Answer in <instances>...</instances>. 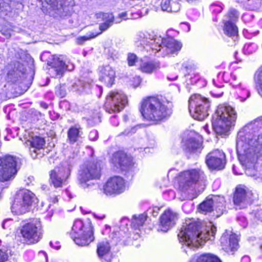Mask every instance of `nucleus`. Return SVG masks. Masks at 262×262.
Listing matches in <instances>:
<instances>
[{"instance_id":"nucleus-1","label":"nucleus","mask_w":262,"mask_h":262,"mask_svg":"<svg viewBox=\"0 0 262 262\" xmlns=\"http://www.w3.org/2000/svg\"><path fill=\"white\" fill-rule=\"evenodd\" d=\"M252 123L240 130L237 137L236 151L239 161L246 167L245 173L249 177H255L257 171L254 164L256 161V154L262 148V135L250 138V134H246L247 129Z\"/></svg>"},{"instance_id":"nucleus-2","label":"nucleus","mask_w":262,"mask_h":262,"mask_svg":"<svg viewBox=\"0 0 262 262\" xmlns=\"http://www.w3.org/2000/svg\"><path fill=\"white\" fill-rule=\"evenodd\" d=\"M216 231V228L211 224L205 230H200L198 223L187 221L178 235L180 243L189 248L198 247L208 240L213 241Z\"/></svg>"},{"instance_id":"nucleus-3","label":"nucleus","mask_w":262,"mask_h":262,"mask_svg":"<svg viewBox=\"0 0 262 262\" xmlns=\"http://www.w3.org/2000/svg\"><path fill=\"white\" fill-rule=\"evenodd\" d=\"M171 106L170 102L156 97H148L142 101L140 112L145 120L157 123L171 115Z\"/></svg>"},{"instance_id":"nucleus-4","label":"nucleus","mask_w":262,"mask_h":262,"mask_svg":"<svg viewBox=\"0 0 262 262\" xmlns=\"http://www.w3.org/2000/svg\"><path fill=\"white\" fill-rule=\"evenodd\" d=\"M236 118V112L232 107L220 105L213 117L212 127L214 132L219 135L226 134L235 122Z\"/></svg>"},{"instance_id":"nucleus-5","label":"nucleus","mask_w":262,"mask_h":262,"mask_svg":"<svg viewBox=\"0 0 262 262\" xmlns=\"http://www.w3.org/2000/svg\"><path fill=\"white\" fill-rule=\"evenodd\" d=\"M70 235L76 244L86 246L94 240V228L91 222L84 224L77 220L74 223Z\"/></svg>"},{"instance_id":"nucleus-6","label":"nucleus","mask_w":262,"mask_h":262,"mask_svg":"<svg viewBox=\"0 0 262 262\" xmlns=\"http://www.w3.org/2000/svg\"><path fill=\"white\" fill-rule=\"evenodd\" d=\"M101 168L98 163L88 162L83 164L79 171L78 180L81 187L89 188L94 185L92 182L94 180L100 178Z\"/></svg>"},{"instance_id":"nucleus-7","label":"nucleus","mask_w":262,"mask_h":262,"mask_svg":"<svg viewBox=\"0 0 262 262\" xmlns=\"http://www.w3.org/2000/svg\"><path fill=\"white\" fill-rule=\"evenodd\" d=\"M21 3L22 0H0V32L6 38L10 37L14 27L8 22L4 17L11 8H21Z\"/></svg>"},{"instance_id":"nucleus-8","label":"nucleus","mask_w":262,"mask_h":262,"mask_svg":"<svg viewBox=\"0 0 262 262\" xmlns=\"http://www.w3.org/2000/svg\"><path fill=\"white\" fill-rule=\"evenodd\" d=\"M210 103L207 99L199 94L192 95L189 100V110L195 119L202 120L208 116Z\"/></svg>"},{"instance_id":"nucleus-9","label":"nucleus","mask_w":262,"mask_h":262,"mask_svg":"<svg viewBox=\"0 0 262 262\" xmlns=\"http://www.w3.org/2000/svg\"><path fill=\"white\" fill-rule=\"evenodd\" d=\"M19 159L11 155L0 157V181L5 182L15 177Z\"/></svg>"},{"instance_id":"nucleus-10","label":"nucleus","mask_w":262,"mask_h":262,"mask_svg":"<svg viewBox=\"0 0 262 262\" xmlns=\"http://www.w3.org/2000/svg\"><path fill=\"white\" fill-rule=\"evenodd\" d=\"M20 233L28 244L37 243L41 238L42 234L41 225L38 219L25 224L21 227Z\"/></svg>"},{"instance_id":"nucleus-11","label":"nucleus","mask_w":262,"mask_h":262,"mask_svg":"<svg viewBox=\"0 0 262 262\" xmlns=\"http://www.w3.org/2000/svg\"><path fill=\"white\" fill-rule=\"evenodd\" d=\"M203 172L196 169L182 172L178 179L179 189L182 191L190 190L203 178Z\"/></svg>"},{"instance_id":"nucleus-12","label":"nucleus","mask_w":262,"mask_h":262,"mask_svg":"<svg viewBox=\"0 0 262 262\" xmlns=\"http://www.w3.org/2000/svg\"><path fill=\"white\" fill-rule=\"evenodd\" d=\"M42 4V10L54 17L64 16L67 14V7L71 0H40Z\"/></svg>"},{"instance_id":"nucleus-13","label":"nucleus","mask_w":262,"mask_h":262,"mask_svg":"<svg viewBox=\"0 0 262 262\" xmlns=\"http://www.w3.org/2000/svg\"><path fill=\"white\" fill-rule=\"evenodd\" d=\"M126 96L122 92L112 91L106 96L104 106L109 113L120 112L127 103Z\"/></svg>"},{"instance_id":"nucleus-14","label":"nucleus","mask_w":262,"mask_h":262,"mask_svg":"<svg viewBox=\"0 0 262 262\" xmlns=\"http://www.w3.org/2000/svg\"><path fill=\"white\" fill-rule=\"evenodd\" d=\"M124 179L119 176L110 178L103 185V193L107 195L119 194L125 190Z\"/></svg>"},{"instance_id":"nucleus-15","label":"nucleus","mask_w":262,"mask_h":262,"mask_svg":"<svg viewBox=\"0 0 262 262\" xmlns=\"http://www.w3.org/2000/svg\"><path fill=\"white\" fill-rule=\"evenodd\" d=\"M162 43L160 45H157V49H154L157 52H160L162 56H165L169 54H177L181 49L182 45L181 42L171 37L166 38L162 37Z\"/></svg>"},{"instance_id":"nucleus-16","label":"nucleus","mask_w":262,"mask_h":262,"mask_svg":"<svg viewBox=\"0 0 262 262\" xmlns=\"http://www.w3.org/2000/svg\"><path fill=\"white\" fill-rule=\"evenodd\" d=\"M71 165L56 167L50 174V182L55 187H60L70 175Z\"/></svg>"},{"instance_id":"nucleus-17","label":"nucleus","mask_w":262,"mask_h":262,"mask_svg":"<svg viewBox=\"0 0 262 262\" xmlns=\"http://www.w3.org/2000/svg\"><path fill=\"white\" fill-rule=\"evenodd\" d=\"M206 163L211 169L221 170L225 165V155L220 150L216 149L209 152L206 156Z\"/></svg>"},{"instance_id":"nucleus-18","label":"nucleus","mask_w":262,"mask_h":262,"mask_svg":"<svg viewBox=\"0 0 262 262\" xmlns=\"http://www.w3.org/2000/svg\"><path fill=\"white\" fill-rule=\"evenodd\" d=\"M136 39V41L138 45H147L149 44L152 50L157 49V45H160L163 42L161 36L151 35L142 32H139L137 34Z\"/></svg>"},{"instance_id":"nucleus-19","label":"nucleus","mask_w":262,"mask_h":262,"mask_svg":"<svg viewBox=\"0 0 262 262\" xmlns=\"http://www.w3.org/2000/svg\"><path fill=\"white\" fill-rule=\"evenodd\" d=\"M48 65L51 67L49 72L52 77L62 76L66 69L62 55H54L51 60L48 62Z\"/></svg>"},{"instance_id":"nucleus-20","label":"nucleus","mask_w":262,"mask_h":262,"mask_svg":"<svg viewBox=\"0 0 262 262\" xmlns=\"http://www.w3.org/2000/svg\"><path fill=\"white\" fill-rule=\"evenodd\" d=\"M102 19L104 21V23L101 24L99 26V29L101 32L96 34L91 33L89 35L78 37L77 39V43L82 44L84 41L97 36L99 34H101L102 31L106 30L110 27L114 21V17L111 13L102 14Z\"/></svg>"},{"instance_id":"nucleus-21","label":"nucleus","mask_w":262,"mask_h":262,"mask_svg":"<svg viewBox=\"0 0 262 262\" xmlns=\"http://www.w3.org/2000/svg\"><path fill=\"white\" fill-rule=\"evenodd\" d=\"M26 144L29 146V151L32 158L36 159L42 156L41 150L45 145V140L43 138L39 136L33 137L28 140Z\"/></svg>"},{"instance_id":"nucleus-22","label":"nucleus","mask_w":262,"mask_h":262,"mask_svg":"<svg viewBox=\"0 0 262 262\" xmlns=\"http://www.w3.org/2000/svg\"><path fill=\"white\" fill-rule=\"evenodd\" d=\"M177 219V213L170 209L166 210L160 217L158 231L167 232L175 224Z\"/></svg>"},{"instance_id":"nucleus-23","label":"nucleus","mask_w":262,"mask_h":262,"mask_svg":"<svg viewBox=\"0 0 262 262\" xmlns=\"http://www.w3.org/2000/svg\"><path fill=\"white\" fill-rule=\"evenodd\" d=\"M221 242L223 249L227 252L236 250L238 246L237 236L233 233H224L221 238Z\"/></svg>"},{"instance_id":"nucleus-24","label":"nucleus","mask_w":262,"mask_h":262,"mask_svg":"<svg viewBox=\"0 0 262 262\" xmlns=\"http://www.w3.org/2000/svg\"><path fill=\"white\" fill-rule=\"evenodd\" d=\"M115 71L109 65L102 66L99 69V79L108 86H112L115 78Z\"/></svg>"},{"instance_id":"nucleus-25","label":"nucleus","mask_w":262,"mask_h":262,"mask_svg":"<svg viewBox=\"0 0 262 262\" xmlns=\"http://www.w3.org/2000/svg\"><path fill=\"white\" fill-rule=\"evenodd\" d=\"M252 193L247 187L244 185H239L236 187L233 197V201L235 204L239 205L241 203H244L249 200Z\"/></svg>"},{"instance_id":"nucleus-26","label":"nucleus","mask_w":262,"mask_h":262,"mask_svg":"<svg viewBox=\"0 0 262 262\" xmlns=\"http://www.w3.org/2000/svg\"><path fill=\"white\" fill-rule=\"evenodd\" d=\"M97 253L102 262H110L112 259L111 246L107 241H102L97 245Z\"/></svg>"},{"instance_id":"nucleus-27","label":"nucleus","mask_w":262,"mask_h":262,"mask_svg":"<svg viewBox=\"0 0 262 262\" xmlns=\"http://www.w3.org/2000/svg\"><path fill=\"white\" fill-rule=\"evenodd\" d=\"M223 199L219 196H208L203 202H202L198 208L199 212L206 214L210 212L213 210L214 204L219 200H223Z\"/></svg>"},{"instance_id":"nucleus-28","label":"nucleus","mask_w":262,"mask_h":262,"mask_svg":"<svg viewBox=\"0 0 262 262\" xmlns=\"http://www.w3.org/2000/svg\"><path fill=\"white\" fill-rule=\"evenodd\" d=\"M160 68V62L155 60L142 61L139 69L143 73L151 74Z\"/></svg>"},{"instance_id":"nucleus-29","label":"nucleus","mask_w":262,"mask_h":262,"mask_svg":"<svg viewBox=\"0 0 262 262\" xmlns=\"http://www.w3.org/2000/svg\"><path fill=\"white\" fill-rule=\"evenodd\" d=\"M16 196L18 197L23 202H24L29 209H30V207L36 200L34 194L27 189L20 190L17 193Z\"/></svg>"},{"instance_id":"nucleus-30","label":"nucleus","mask_w":262,"mask_h":262,"mask_svg":"<svg viewBox=\"0 0 262 262\" xmlns=\"http://www.w3.org/2000/svg\"><path fill=\"white\" fill-rule=\"evenodd\" d=\"M202 141L201 138L195 135L190 137L185 143L186 149L189 151L194 152L200 149L202 147Z\"/></svg>"},{"instance_id":"nucleus-31","label":"nucleus","mask_w":262,"mask_h":262,"mask_svg":"<svg viewBox=\"0 0 262 262\" xmlns=\"http://www.w3.org/2000/svg\"><path fill=\"white\" fill-rule=\"evenodd\" d=\"M83 134L82 128L78 124L71 126L68 132V137L71 143H74L81 137Z\"/></svg>"},{"instance_id":"nucleus-32","label":"nucleus","mask_w":262,"mask_h":262,"mask_svg":"<svg viewBox=\"0 0 262 262\" xmlns=\"http://www.w3.org/2000/svg\"><path fill=\"white\" fill-rule=\"evenodd\" d=\"M113 161L117 167L123 169L131 164V160L127 155L123 152H118L115 156Z\"/></svg>"},{"instance_id":"nucleus-33","label":"nucleus","mask_w":262,"mask_h":262,"mask_svg":"<svg viewBox=\"0 0 262 262\" xmlns=\"http://www.w3.org/2000/svg\"><path fill=\"white\" fill-rule=\"evenodd\" d=\"M12 211L17 214L25 213L29 211L30 209L22 202L17 196L14 199L13 204L11 207Z\"/></svg>"},{"instance_id":"nucleus-34","label":"nucleus","mask_w":262,"mask_h":262,"mask_svg":"<svg viewBox=\"0 0 262 262\" xmlns=\"http://www.w3.org/2000/svg\"><path fill=\"white\" fill-rule=\"evenodd\" d=\"M161 6L163 11L168 12H176L180 9V6L177 3H172L170 4V0H162Z\"/></svg>"},{"instance_id":"nucleus-35","label":"nucleus","mask_w":262,"mask_h":262,"mask_svg":"<svg viewBox=\"0 0 262 262\" xmlns=\"http://www.w3.org/2000/svg\"><path fill=\"white\" fill-rule=\"evenodd\" d=\"M234 23L229 20L225 21L224 31L229 36H235L237 34L238 29Z\"/></svg>"},{"instance_id":"nucleus-36","label":"nucleus","mask_w":262,"mask_h":262,"mask_svg":"<svg viewBox=\"0 0 262 262\" xmlns=\"http://www.w3.org/2000/svg\"><path fill=\"white\" fill-rule=\"evenodd\" d=\"M146 220V215L145 214H141L138 215H135L132 219V226L136 229L139 228L143 226Z\"/></svg>"},{"instance_id":"nucleus-37","label":"nucleus","mask_w":262,"mask_h":262,"mask_svg":"<svg viewBox=\"0 0 262 262\" xmlns=\"http://www.w3.org/2000/svg\"><path fill=\"white\" fill-rule=\"evenodd\" d=\"M196 262H222L215 255L211 254H205L200 255L196 259Z\"/></svg>"},{"instance_id":"nucleus-38","label":"nucleus","mask_w":262,"mask_h":262,"mask_svg":"<svg viewBox=\"0 0 262 262\" xmlns=\"http://www.w3.org/2000/svg\"><path fill=\"white\" fill-rule=\"evenodd\" d=\"M238 12L233 8L230 9L226 15L227 19V20H229L233 23H235L238 19Z\"/></svg>"},{"instance_id":"nucleus-39","label":"nucleus","mask_w":262,"mask_h":262,"mask_svg":"<svg viewBox=\"0 0 262 262\" xmlns=\"http://www.w3.org/2000/svg\"><path fill=\"white\" fill-rule=\"evenodd\" d=\"M254 79L256 83L259 85V89L262 92V66L260 67L254 76ZM262 96V94H261Z\"/></svg>"},{"instance_id":"nucleus-40","label":"nucleus","mask_w":262,"mask_h":262,"mask_svg":"<svg viewBox=\"0 0 262 262\" xmlns=\"http://www.w3.org/2000/svg\"><path fill=\"white\" fill-rule=\"evenodd\" d=\"M257 49V45L254 43L246 44L244 47V52L245 54H252L255 52Z\"/></svg>"},{"instance_id":"nucleus-41","label":"nucleus","mask_w":262,"mask_h":262,"mask_svg":"<svg viewBox=\"0 0 262 262\" xmlns=\"http://www.w3.org/2000/svg\"><path fill=\"white\" fill-rule=\"evenodd\" d=\"M131 17H128L126 12H122L118 14V16L114 19L115 23H120L123 20H125L128 19H130Z\"/></svg>"},{"instance_id":"nucleus-42","label":"nucleus","mask_w":262,"mask_h":262,"mask_svg":"<svg viewBox=\"0 0 262 262\" xmlns=\"http://www.w3.org/2000/svg\"><path fill=\"white\" fill-rule=\"evenodd\" d=\"M137 61V57L134 54H128L127 56L128 64L129 66H133Z\"/></svg>"},{"instance_id":"nucleus-43","label":"nucleus","mask_w":262,"mask_h":262,"mask_svg":"<svg viewBox=\"0 0 262 262\" xmlns=\"http://www.w3.org/2000/svg\"><path fill=\"white\" fill-rule=\"evenodd\" d=\"M160 210V208L158 207H153L152 208H149L147 210V212L149 214H152L154 216H157L159 213V211Z\"/></svg>"},{"instance_id":"nucleus-44","label":"nucleus","mask_w":262,"mask_h":262,"mask_svg":"<svg viewBox=\"0 0 262 262\" xmlns=\"http://www.w3.org/2000/svg\"><path fill=\"white\" fill-rule=\"evenodd\" d=\"M8 255L6 251L0 250V262H5L8 260Z\"/></svg>"},{"instance_id":"nucleus-45","label":"nucleus","mask_w":262,"mask_h":262,"mask_svg":"<svg viewBox=\"0 0 262 262\" xmlns=\"http://www.w3.org/2000/svg\"><path fill=\"white\" fill-rule=\"evenodd\" d=\"M89 138L91 140L95 141L98 139V132L96 130H91L89 134Z\"/></svg>"},{"instance_id":"nucleus-46","label":"nucleus","mask_w":262,"mask_h":262,"mask_svg":"<svg viewBox=\"0 0 262 262\" xmlns=\"http://www.w3.org/2000/svg\"><path fill=\"white\" fill-rule=\"evenodd\" d=\"M141 82V79L139 76H136L132 80L133 85L134 88L138 86Z\"/></svg>"},{"instance_id":"nucleus-47","label":"nucleus","mask_w":262,"mask_h":262,"mask_svg":"<svg viewBox=\"0 0 262 262\" xmlns=\"http://www.w3.org/2000/svg\"><path fill=\"white\" fill-rule=\"evenodd\" d=\"M213 11L215 13H220L223 10V7L220 5H213Z\"/></svg>"},{"instance_id":"nucleus-48","label":"nucleus","mask_w":262,"mask_h":262,"mask_svg":"<svg viewBox=\"0 0 262 262\" xmlns=\"http://www.w3.org/2000/svg\"><path fill=\"white\" fill-rule=\"evenodd\" d=\"M136 132V127H132L130 131L125 130L124 132L122 133V134L126 135V136H129V135H130L135 133Z\"/></svg>"},{"instance_id":"nucleus-49","label":"nucleus","mask_w":262,"mask_h":262,"mask_svg":"<svg viewBox=\"0 0 262 262\" xmlns=\"http://www.w3.org/2000/svg\"><path fill=\"white\" fill-rule=\"evenodd\" d=\"M252 123H253L255 125H258L259 124L262 125V116L256 118Z\"/></svg>"},{"instance_id":"nucleus-50","label":"nucleus","mask_w":262,"mask_h":262,"mask_svg":"<svg viewBox=\"0 0 262 262\" xmlns=\"http://www.w3.org/2000/svg\"><path fill=\"white\" fill-rule=\"evenodd\" d=\"M261 4V2L260 0H256L255 3L253 4L252 9H256L258 8Z\"/></svg>"},{"instance_id":"nucleus-51","label":"nucleus","mask_w":262,"mask_h":262,"mask_svg":"<svg viewBox=\"0 0 262 262\" xmlns=\"http://www.w3.org/2000/svg\"><path fill=\"white\" fill-rule=\"evenodd\" d=\"M246 97H244V96H240V98H241V101H243L244 100H245L247 98L249 97L250 95V93L249 91H247L246 90Z\"/></svg>"},{"instance_id":"nucleus-52","label":"nucleus","mask_w":262,"mask_h":262,"mask_svg":"<svg viewBox=\"0 0 262 262\" xmlns=\"http://www.w3.org/2000/svg\"><path fill=\"white\" fill-rule=\"evenodd\" d=\"M241 262H250V258L248 256H244L242 258Z\"/></svg>"},{"instance_id":"nucleus-53","label":"nucleus","mask_w":262,"mask_h":262,"mask_svg":"<svg viewBox=\"0 0 262 262\" xmlns=\"http://www.w3.org/2000/svg\"><path fill=\"white\" fill-rule=\"evenodd\" d=\"M223 92H221L220 93H215L214 92H212V95H213L214 96H215V97H220L223 94Z\"/></svg>"},{"instance_id":"nucleus-54","label":"nucleus","mask_w":262,"mask_h":262,"mask_svg":"<svg viewBox=\"0 0 262 262\" xmlns=\"http://www.w3.org/2000/svg\"><path fill=\"white\" fill-rule=\"evenodd\" d=\"M55 246H54L53 247L55 248V249H59L60 248V245H59V243L58 242H56L55 243Z\"/></svg>"},{"instance_id":"nucleus-55","label":"nucleus","mask_w":262,"mask_h":262,"mask_svg":"<svg viewBox=\"0 0 262 262\" xmlns=\"http://www.w3.org/2000/svg\"><path fill=\"white\" fill-rule=\"evenodd\" d=\"M8 222V221H4L3 224H2V227L4 228V229H6V227H5V225L6 224V223Z\"/></svg>"},{"instance_id":"nucleus-56","label":"nucleus","mask_w":262,"mask_h":262,"mask_svg":"<svg viewBox=\"0 0 262 262\" xmlns=\"http://www.w3.org/2000/svg\"><path fill=\"white\" fill-rule=\"evenodd\" d=\"M59 95H60V96L61 97H64V96H65V95H66V93H65V92H61Z\"/></svg>"},{"instance_id":"nucleus-57","label":"nucleus","mask_w":262,"mask_h":262,"mask_svg":"<svg viewBox=\"0 0 262 262\" xmlns=\"http://www.w3.org/2000/svg\"><path fill=\"white\" fill-rule=\"evenodd\" d=\"M204 129L207 132V133H209L208 132V125H205L204 127Z\"/></svg>"},{"instance_id":"nucleus-58","label":"nucleus","mask_w":262,"mask_h":262,"mask_svg":"<svg viewBox=\"0 0 262 262\" xmlns=\"http://www.w3.org/2000/svg\"><path fill=\"white\" fill-rule=\"evenodd\" d=\"M177 78V76L174 77V78H170V77H168V79H170V80H174L175 79H176Z\"/></svg>"},{"instance_id":"nucleus-59","label":"nucleus","mask_w":262,"mask_h":262,"mask_svg":"<svg viewBox=\"0 0 262 262\" xmlns=\"http://www.w3.org/2000/svg\"><path fill=\"white\" fill-rule=\"evenodd\" d=\"M50 245L51 247H54V245H53V243L52 242H50Z\"/></svg>"},{"instance_id":"nucleus-60","label":"nucleus","mask_w":262,"mask_h":262,"mask_svg":"<svg viewBox=\"0 0 262 262\" xmlns=\"http://www.w3.org/2000/svg\"><path fill=\"white\" fill-rule=\"evenodd\" d=\"M188 2L191 3L194 0H186Z\"/></svg>"},{"instance_id":"nucleus-61","label":"nucleus","mask_w":262,"mask_h":262,"mask_svg":"<svg viewBox=\"0 0 262 262\" xmlns=\"http://www.w3.org/2000/svg\"><path fill=\"white\" fill-rule=\"evenodd\" d=\"M18 72V70H17L16 71L14 72V74H16V75H17L18 74V72Z\"/></svg>"},{"instance_id":"nucleus-62","label":"nucleus","mask_w":262,"mask_h":262,"mask_svg":"<svg viewBox=\"0 0 262 262\" xmlns=\"http://www.w3.org/2000/svg\"><path fill=\"white\" fill-rule=\"evenodd\" d=\"M57 198H55L54 201V203H55V202H57Z\"/></svg>"},{"instance_id":"nucleus-63","label":"nucleus","mask_w":262,"mask_h":262,"mask_svg":"<svg viewBox=\"0 0 262 262\" xmlns=\"http://www.w3.org/2000/svg\"><path fill=\"white\" fill-rule=\"evenodd\" d=\"M12 75V73H8V76H10V75Z\"/></svg>"},{"instance_id":"nucleus-64","label":"nucleus","mask_w":262,"mask_h":262,"mask_svg":"<svg viewBox=\"0 0 262 262\" xmlns=\"http://www.w3.org/2000/svg\"><path fill=\"white\" fill-rule=\"evenodd\" d=\"M260 248L261 251H262V245L260 246Z\"/></svg>"}]
</instances>
